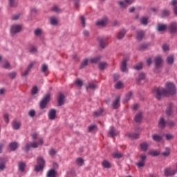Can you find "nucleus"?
Listing matches in <instances>:
<instances>
[{"instance_id":"22","label":"nucleus","mask_w":177,"mask_h":177,"mask_svg":"<svg viewBox=\"0 0 177 177\" xmlns=\"http://www.w3.org/2000/svg\"><path fill=\"white\" fill-rule=\"evenodd\" d=\"M100 60H102V57H100V55L97 56V57H95L94 58H91L89 59V62L91 63H93V64H96L98 62H100Z\"/></svg>"},{"instance_id":"20","label":"nucleus","mask_w":177,"mask_h":177,"mask_svg":"<svg viewBox=\"0 0 177 177\" xmlns=\"http://www.w3.org/2000/svg\"><path fill=\"white\" fill-rule=\"evenodd\" d=\"M160 128H165L167 127V122L164 120V118H160L158 122Z\"/></svg>"},{"instance_id":"25","label":"nucleus","mask_w":177,"mask_h":177,"mask_svg":"<svg viewBox=\"0 0 177 177\" xmlns=\"http://www.w3.org/2000/svg\"><path fill=\"white\" fill-rule=\"evenodd\" d=\"M127 136H128L129 138H131V139H139V134L136 133H128L127 134Z\"/></svg>"},{"instance_id":"31","label":"nucleus","mask_w":177,"mask_h":177,"mask_svg":"<svg viewBox=\"0 0 177 177\" xmlns=\"http://www.w3.org/2000/svg\"><path fill=\"white\" fill-rule=\"evenodd\" d=\"M166 125L170 128H174L176 126V123L172 120H168L166 122Z\"/></svg>"},{"instance_id":"17","label":"nucleus","mask_w":177,"mask_h":177,"mask_svg":"<svg viewBox=\"0 0 177 177\" xmlns=\"http://www.w3.org/2000/svg\"><path fill=\"white\" fill-rule=\"evenodd\" d=\"M169 28L171 32H176V30H177L176 23L172 22L171 24H170Z\"/></svg>"},{"instance_id":"42","label":"nucleus","mask_w":177,"mask_h":177,"mask_svg":"<svg viewBox=\"0 0 177 177\" xmlns=\"http://www.w3.org/2000/svg\"><path fill=\"white\" fill-rule=\"evenodd\" d=\"M103 113V109H100L98 111L94 112L93 115L94 117H100Z\"/></svg>"},{"instance_id":"6","label":"nucleus","mask_w":177,"mask_h":177,"mask_svg":"<svg viewBox=\"0 0 177 177\" xmlns=\"http://www.w3.org/2000/svg\"><path fill=\"white\" fill-rule=\"evenodd\" d=\"M38 147V143L37 142H30L26 145L25 147L24 148V150L25 151H28L31 148L32 149H37Z\"/></svg>"},{"instance_id":"50","label":"nucleus","mask_w":177,"mask_h":177,"mask_svg":"<svg viewBox=\"0 0 177 177\" xmlns=\"http://www.w3.org/2000/svg\"><path fill=\"white\" fill-rule=\"evenodd\" d=\"M143 68V63L140 62L134 66L135 70H142Z\"/></svg>"},{"instance_id":"52","label":"nucleus","mask_w":177,"mask_h":177,"mask_svg":"<svg viewBox=\"0 0 177 177\" xmlns=\"http://www.w3.org/2000/svg\"><path fill=\"white\" fill-rule=\"evenodd\" d=\"M122 86H124V84L120 81L116 82V84L115 85V88L116 89H121V88H122Z\"/></svg>"},{"instance_id":"28","label":"nucleus","mask_w":177,"mask_h":177,"mask_svg":"<svg viewBox=\"0 0 177 177\" xmlns=\"http://www.w3.org/2000/svg\"><path fill=\"white\" fill-rule=\"evenodd\" d=\"M47 177H56V171L55 169H50L47 173Z\"/></svg>"},{"instance_id":"24","label":"nucleus","mask_w":177,"mask_h":177,"mask_svg":"<svg viewBox=\"0 0 177 177\" xmlns=\"http://www.w3.org/2000/svg\"><path fill=\"white\" fill-rule=\"evenodd\" d=\"M166 114L167 115H171L172 114V104H168L167 108L166 109Z\"/></svg>"},{"instance_id":"62","label":"nucleus","mask_w":177,"mask_h":177,"mask_svg":"<svg viewBox=\"0 0 177 177\" xmlns=\"http://www.w3.org/2000/svg\"><path fill=\"white\" fill-rule=\"evenodd\" d=\"M80 20L82 27H85V18L84 17V16L80 17Z\"/></svg>"},{"instance_id":"53","label":"nucleus","mask_w":177,"mask_h":177,"mask_svg":"<svg viewBox=\"0 0 177 177\" xmlns=\"http://www.w3.org/2000/svg\"><path fill=\"white\" fill-rule=\"evenodd\" d=\"M34 34L35 35H36V37H39V35L42 34V30L41 29H35L34 31Z\"/></svg>"},{"instance_id":"49","label":"nucleus","mask_w":177,"mask_h":177,"mask_svg":"<svg viewBox=\"0 0 177 177\" xmlns=\"http://www.w3.org/2000/svg\"><path fill=\"white\" fill-rule=\"evenodd\" d=\"M93 131H97V127L95 124L88 127V132H93Z\"/></svg>"},{"instance_id":"35","label":"nucleus","mask_w":177,"mask_h":177,"mask_svg":"<svg viewBox=\"0 0 177 177\" xmlns=\"http://www.w3.org/2000/svg\"><path fill=\"white\" fill-rule=\"evenodd\" d=\"M88 59H83L80 67V70H82L84 67H86V66H88Z\"/></svg>"},{"instance_id":"34","label":"nucleus","mask_w":177,"mask_h":177,"mask_svg":"<svg viewBox=\"0 0 177 177\" xmlns=\"http://www.w3.org/2000/svg\"><path fill=\"white\" fill-rule=\"evenodd\" d=\"M160 16L161 17H168L169 16V10H162Z\"/></svg>"},{"instance_id":"54","label":"nucleus","mask_w":177,"mask_h":177,"mask_svg":"<svg viewBox=\"0 0 177 177\" xmlns=\"http://www.w3.org/2000/svg\"><path fill=\"white\" fill-rule=\"evenodd\" d=\"M132 97V91H129L125 96L126 102H128Z\"/></svg>"},{"instance_id":"26","label":"nucleus","mask_w":177,"mask_h":177,"mask_svg":"<svg viewBox=\"0 0 177 177\" xmlns=\"http://www.w3.org/2000/svg\"><path fill=\"white\" fill-rule=\"evenodd\" d=\"M152 139L155 142H161V140H162V137L161 136H158L157 134H153L152 136Z\"/></svg>"},{"instance_id":"15","label":"nucleus","mask_w":177,"mask_h":177,"mask_svg":"<svg viewBox=\"0 0 177 177\" xmlns=\"http://www.w3.org/2000/svg\"><path fill=\"white\" fill-rule=\"evenodd\" d=\"M48 118L49 120H55L56 118V110L51 109L48 113Z\"/></svg>"},{"instance_id":"61","label":"nucleus","mask_w":177,"mask_h":177,"mask_svg":"<svg viewBox=\"0 0 177 177\" xmlns=\"http://www.w3.org/2000/svg\"><path fill=\"white\" fill-rule=\"evenodd\" d=\"M49 154L51 157H53L56 154V151L54 149H52L49 151Z\"/></svg>"},{"instance_id":"51","label":"nucleus","mask_w":177,"mask_h":177,"mask_svg":"<svg viewBox=\"0 0 177 177\" xmlns=\"http://www.w3.org/2000/svg\"><path fill=\"white\" fill-rule=\"evenodd\" d=\"M50 21L52 26H56V24H57V19H56V18H55L54 17L50 18Z\"/></svg>"},{"instance_id":"36","label":"nucleus","mask_w":177,"mask_h":177,"mask_svg":"<svg viewBox=\"0 0 177 177\" xmlns=\"http://www.w3.org/2000/svg\"><path fill=\"white\" fill-rule=\"evenodd\" d=\"M26 168V163L23 162H20L19 163V169L21 171V172H24V169Z\"/></svg>"},{"instance_id":"1","label":"nucleus","mask_w":177,"mask_h":177,"mask_svg":"<svg viewBox=\"0 0 177 177\" xmlns=\"http://www.w3.org/2000/svg\"><path fill=\"white\" fill-rule=\"evenodd\" d=\"M156 99L160 100L161 96H168V95H175L176 93V88L174 83L168 82L166 84V89L161 88H155L153 90Z\"/></svg>"},{"instance_id":"55","label":"nucleus","mask_w":177,"mask_h":177,"mask_svg":"<svg viewBox=\"0 0 177 177\" xmlns=\"http://www.w3.org/2000/svg\"><path fill=\"white\" fill-rule=\"evenodd\" d=\"M148 46H149V44H143L140 46L139 49H140V50H145V49H147V48H148Z\"/></svg>"},{"instance_id":"10","label":"nucleus","mask_w":177,"mask_h":177,"mask_svg":"<svg viewBox=\"0 0 177 177\" xmlns=\"http://www.w3.org/2000/svg\"><path fill=\"white\" fill-rule=\"evenodd\" d=\"M162 63V59L161 57L158 56L155 58V65L156 68H160L161 67V64Z\"/></svg>"},{"instance_id":"33","label":"nucleus","mask_w":177,"mask_h":177,"mask_svg":"<svg viewBox=\"0 0 177 177\" xmlns=\"http://www.w3.org/2000/svg\"><path fill=\"white\" fill-rule=\"evenodd\" d=\"M157 30L158 31H165L167 30V25L158 24Z\"/></svg>"},{"instance_id":"18","label":"nucleus","mask_w":177,"mask_h":177,"mask_svg":"<svg viewBox=\"0 0 177 177\" xmlns=\"http://www.w3.org/2000/svg\"><path fill=\"white\" fill-rule=\"evenodd\" d=\"M20 127H21V122H17L16 120H15L12 122V128H13V129H15L16 131H17V129H20Z\"/></svg>"},{"instance_id":"29","label":"nucleus","mask_w":177,"mask_h":177,"mask_svg":"<svg viewBox=\"0 0 177 177\" xmlns=\"http://www.w3.org/2000/svg\"><path fill=\"white\" fill-rule=\"evenodd\" d=\"M102 165L104 168H111V163H110L109 161L107 160H104L102 162Z\"/></svg>"},{"instance_id":"5","label":"nucleus","mask_w":177,"mask_h":177,"mask_svg":"<svg viewBox=\"0 0 177 177\" xmlns=\"http://www.w3.org/2000/svg\"><path fill=\"white\" fill-rule=\"evenodd\" d=\"M21 28H23V26L21 25L14 24L11 26L10 32L12 35L15 34H18V32H20V31H21Z\"/></svg>"},{"instance_id":"63","label":"nucleus","mask_w":177,"mask_h":177,"mask_svg":"<svg viewBox=\"0 0 177 177\" xmlns=\"http://www.w3.org/2000/svg\"><path fill=\"white\" fill-rule=\"evenodd\" d=\"M28 115L32 118L34 117L35 115V111L30 110L28 113Z\"/></svg>"},{"instance_id":"46","label":"nucleus","mask_w":177,"mask_h":177,"mask_svg":"<svg viewBox=\"0 0 177 177\" xmlns=\"http://www.w3.org/2000/svg\"><path fill=\"white\" fill-rule=\"evenodd\" d=\"M146 77V75H145V73H141L138 75V77L137 78V81L138 82H139L140 81H142V80H145Z\"/></svg>"},{"instance_id":"23","label":"nucleus","mask_w":177,"mask_h":177,"mask_svg":"<svg viewBox=\"0 0 177 177\" xmlns=\"http://www.w3.org/2000/svg\"><path fill=\"white\" fill-rule=\"evenodd\" d=\"M140 149L142 151H147V149H149V144L147 142L141 143Z\"/></svg>"},{"instance_id":"7","label":"nucleus","mask_w":177,"mask_h":177,"mask_svg":"<svg viewBox=\"0 0 177 177\" xmlns=\"http://www.w3.org/2000/svg\"><path fill=\"white\" fill-rule=\"evenodd\" d=\"M175 174H176V171H175V169H172L171 167L165 169V176H172V175H175Z\"/></svg>"},{"instance_id":"48","label":"nucleus","mask_w":177,"mask_h":177,"mask_svg":"<svg viewBox=\"0 0 177 177\" xmlns=\"http://www.w3.org/2000/svg\"><path fill=\"white\" fill-rule=\"evenodd\" d=\"M167 62L168 64H172L174 63V55H169L167 57Z\"/></svg>"},{"instance_id":"37","label":"nucleus","mask_w":177,"mask_h":177,"mask_svg":"<svg viewBox=\"0 0 177 177\" xmlns=\"http://www.w3.org/2000/svg\"><path fill=\"white\" fill-rule=\"evenodd\" d=\"M2 67L3 68H10V64L9 63V62L6 61V60H4L3 62V64H2Z\"/></svg>"},{"instance_id":"44","label":"nucleus","mask_w":177,"mask_h":177,"mask_svg":"<svg viewBox=\"0 0 177 177\" xmlns=\"http://www.w3.org/2000/svg\"><path fill=\"white\" fill-rule=\"evenodd\" d=\"M171 153V149L168 147L165 148V151L162 153V156H164V157H168V156H169Z\"/></svg>"},{"instance_id":"19","label":"nucleus","mask_w":177,"mask_h":177,"mask_svg":"<svg viewBox=\"0 0 177 177\" xmlns=\"http://www.w3.org/2000/svg\"><path fill=\"white\" fill-rule=\"evenodd\" d=\"M120 68H121V71H122V73H125L128 71V69L127 68V59H124L122 62Z\"/></svg>"},{"instance_id":"16","label":"nucleus","mask_w":177,"mask_h":177,"mask_svg":"<svg viewBox=\"0 0 177 177\" xmlns=\"http://www.w3.org/2000/svg\"><path fill=\"white\" fill-rule=\"evenodd\" d=\"M145 37V31L140 30L137 32V36L136 38L138 41H142L143 39V37Z\"/></svg>"},{"instance_id":"57","label":"nucleus","mask_w":177,"mask_h":177,"mask_svg":"<svg viewBox=\"0 0 177 177\" xmlns=\"http://www.w3.org/2000/svg\"><path fill=\"white\" fill-rule=\"evenodd\" d=\"M6 168V165L5 162H0V171H3Z\"/></svg>"},{"instance_id":"3","label":"nucleus","mask_w":177,"mask_h":177,"mask_svg":"<svg viewBox=\"0 0 177 177\" xmlns=\"http://www.w3.org/2000/svg\"><path fill=\"white\" fill-rule=\"evenodd\" d=\"M50 100V94L48 93L43 97V99L40 102V109H41V110H44V109H45V107H46V106L48 105V103H49Z\"/></svg>"},{"instance_id":"8","label":"nucleus","mask_w":177,"mask_h":177,"mask_svg":"<svg viewBox=\"0 0 177 177\" xmlns=\"http://www.w3.org/2000/svg\"><path fill=\"white\" fill-rule=\"evenodd\" d=\"M120 100H121V97L120 96H118L115 97V99L114 100L112 104L113 109H118V107H120Z\"/></svg>"},{"instance_id":"9","label":"nucleus","mask_w":177,"mask_h":177,"mask_svg":"<svg viewBox=\"0 0 177 177\" xmlns=\"http://www.w3.org/2000/svg\"><path fill=\"white\" fill-rule=\"evenodd\" d=\"M34 64H35V63L31 62L28 65L25 72L21 73L22 77H26V75H28V73H30V70L32 68V67H34Z\"/></svg>"},{"instance_id":"41","label":"nucleus","mask_w":177,"mask_h":177,"mask_svg":"<svg viewBox=\"0 0 177 177\" xmlns=\"http://www.w3.org/2000/svg\"><path fill=\"white\" fill-rule=\"evenodd\" d=\"M113 158H122V153L121 152H115L112 154Z\"/></svg>"},{"instance_id":"14","label":"nucleus","mask_w":177,"mask_h":177,"mask_svg":"<svg viewBox=\"0 0 177 177\" xmlns=\"http://www.w3.org/2000/svg\"><path fill=\"white\" fill-rule=\"evenodd\" d=\"M64 104V95L62 93L58 96V106H63Z\"/></svg>"},{"instance_id":"12","label":"nucleus","mask_w":177,"mask_h":177,"mask_svg":"<svg viewBox=\"0 0 177 177\" xmlns=\"http://www.w3.org/2000/svg\"><path fill=\"white\" fill-rule=\"evenodd\" d=\"M125 34H127V30L125 29L120 30L118 33L117 34V39H122L124 37H125Z\"/></svg>"},{"instance_id":"47","label":"nucleus","mask_w":177,"mask_h":177,"mask_svg":"<svg viewBox=\"0 0 177 177\" xmlns=\"http://www.w3.org/2000/svg\"><path fill=\"white\" fill-rule=\"evenodd\" d=\"M149 154L153 157H157V156H160V151H149Z\"/></svg>"},{"instance_id":"27","label":"nucleus","mask_w":177,"mask_h":177,"mask_svg":"<svg viewBox=\"0 0 177 177\" xmlns=\"http://www.w3.org/2000/svg\"><path fill=\"white\" fill-rule=\"evenodd\" d=\"M106 45H107V42H106V40H104V39H103V38L100 39V48H102V49H104V48H106Z\"/></svg>"},{"instance_id":"40","label":"nucleus","mask_w":177,"mask_h":177,"mask_svg":"<svg viewBox=\"0 0 177 177\" xmlns=\"http://www.w3.org/2000/svg\"><path fill=\"white\" fill-rule=\"evenodd\" d=\"M136 122H140L142 121V113H139L135 116Z\"/></svg>"},{"instance_id":"32","label":"nucleus","mask_w":177,"mask_h":177,"mask_svg":"<svg viewBox=\"0 0 177 177\" xmlns=\"http://www.w3.org/2000/svg\"><path fill=\"white\" fill-rule=\"evenodd\" d=\"M8 3L10 8L17 7V2H16V0H8Z\"/></svg>"},{"instance_id":"13","label":"nucleus","mask_w":177,"mask_h":177,"mask_svg":"<svg viewBox=\"0 0 177 177\" xmlns=\"http://www.w3.org/2000/svg\"><path fill=\"white\" fill-rule=\"evenodd\" d=\"M107 25V18H104L96 22V26L99 27H104Z\"/></svg>"},{"instance_id":"58","label":"nucleus","mask_w":177,"mask_h":177,"mask_svg":"<svg viewBox=\"0 0 177 177\" xmlns=\"http://www.w3.org/2000/svg\"><path fill=\"white\" fill-rule=\"evenodd\" d=\"M75 85H77V86H82V80L80 79H77L75 82Z\"/></svg>"},{"instance_id":"60","label":"nucleus","mask_w":177,"mask_h":177,"mask_svg":"<svg viewBox=\"0 0 177 177\" xmlns=\"http://www.w3.org/2000/svg\"><path fill=\"white\" fill-rule=\"evenodd\" d=\"M16 75H17L16 72H12V73H9V77H10L12 80H14V78H16Z\"/></svg>"},{"instance_id":"11","label":"nucleus","mask_w":177,"mask_h":177,"mask_svg":"<svg viewBox=\"0 0 177 177\" xmlns=\"http://www.w3.org/2000/svg\"><path fill=\"white\" fill-rule=\"evenodd\" d=\"M133 2V0H124V1H119V5L120 8H127L128 5H131ZM127 3L128 5H127Z\"/></svg>"},{"instance_id":"21","label":"nucleus","mask_w":177,"mask_h":177,"mask_svg":"<svg viewBox=\"0 0 177 177\" xmlns=\"http://www.w3.org/2000/svg\"><path fill=\"white\" fill-rule=\"evenodd\" d=\"M118 132L114 129V127H111L109 135L111 138H114V136H117Z\"/></svg>"},{"instance_id":"30","label":"nucleus","mask_w":177,"mask_h":177,"mask_svg":"<svg viewBox=\"0 0 177 177\" xmlns=\"http://www.w3.org/2000/svg\"><path fill=\"white\" fill-rule=\"evenodd\" d=\"M140 21L141 24H142L143 26H147L149 19L146 17H143L140 18Z\"/></svg>"},{"instance_id":"59","label":"nucleus","mask_w":177,"mask_h":177,"mask_svg":"<svg viewBox=\"0 0 177 177\" xmlns=\"http://www.w3.org/2000/svg\"><path fill=\"white\" fill-rule=\"evenodd\" d=\"M30 53H35L37 52V48L35 46H32L29 48Z\"/></svg>"},{"instance_id":"64","label":"nucleus","mask_w":177,"mask_h":177,"mask_svg":"<svg viewBox=\"0 0 177 177\" xmlns=\"http://www.w3.org/2000/svg\"><path fill=\"white\" fill-rule=\"evenodd\" d=\"M20 17V14H17L12 16V20H19V18Z\"/></svg>"},{"instance_id":"4","label":"nucleus","mask_w":177,"mask_h":177,"mask_svg":"<svg viewBox=\"0 0 177 177\" xmlns=\"http://www.w3.org/2000/svg\"><path fill=\"white\" fill-rule=\"evenodd\" d=\"M146 158H147V156L145 154L140 155V161L137 162L136 163V165L138 167V168H143L145 165H146Z\"/></svg>"},{"instance_id":"2","label":"nucleus","mask_w":177,"mask_h":177,"mask_svg":"<svg viewBox=\"0 0 177 177\" xmlns=\"http://www.w3.org/2000/svg\"><path fill=\"white\" fill-rule=\"evenodd\" d=\"M37 165L35 167V171L36 172H39V171H42L45 167V160L41 156H39L37 159Z\"/></svg>"},{"instance_id":"43","label":"nucleus","mask_w":177,"mask_h":177,"mask_svg":"<svg viewBox=\"0 0 177 177\" xmlns=\"http://www.w3.org/2000/svg\"><path fill=\"white\" fill-rule=\"evenodd\" d=\"M76 162L79 167H82V165H84V159H82V158H78Z\"/></svg>"},{"instance_id":"56","label":"nucleus","mask_w":177,"mask_h":177,"mask_svg":"<svg viewBox=\"0 0 177 177\" xmlns=\"http://www.w3.org/2000/svg\"><path fill=\"white\" fill-rule=\"evenodd\" d=\"M37 92H38V87L37 86H33L31 91L32 95H37Z\"/></svg>"},{"instance_id":"45","label":"nucleus","mask_w":177,"mask_h":177,"mask_svg":"<svg viewBox=\"0 0 177 177\" xmlns=\"http://www.w3.org/2000/svg\"><path fill=\"white\" fill-rule=\"evenodd\" d=\"M97 86L93 83H89L88 86L86 87V89H92L93 91H95L96 89Z\"/></svg>"},{"instance_id":"38","label":"nucleus","mask_w":177,"mask_h":177,"mask_svg":"<svg viewBox=\"0 0 177 177\" xmlns=\"http://www.w3.org/2000/svg\"><path fill=\"white\" fill-rule=\"evenodd\" d=\"M98 67L100 70H104L107 67V63L106 62H100L98 64Z\"/></svg>"},{"instance_id":"39","label":"nucleus","mask_w":177,"mask_h":177,"mask_svg":"<svg viewBox=\"0 0 177 177\" xmlns=\"http://www.w3.org/2000/svg\"><path fill=\"white\" fill-rule=\"evenodd\" d=\"M9 147L10 149H11V150H16V149H17V142H11L9 145Z\"/></svg>"}]
</instances>
